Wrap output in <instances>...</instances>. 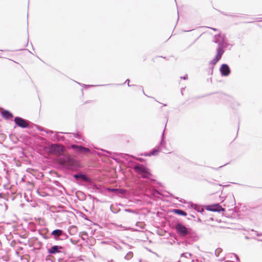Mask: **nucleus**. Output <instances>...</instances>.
<instances>
[{
	"mask_svg": "<svg viewBox=\"0 0 262 262\" xmlns=\"http://www.w3.org/2000/svg\"><path fill=\"white\" fill-rule=\"evenodd\" d=\"M173 212L175 213L179 214V215H181L185 216L187 215V213L185 212H184V211L180 210V209H174L173 210Z\"/></svg>",
	"mask_w": 262,
	"mask_h": 262,
	"instance_id": "15",
	"label": "nucleus"
},
{
	"mask_svg": "<svg viewBox=\"0 0 262 262\" xmlns=\"http://www.w3.org/2000/svg\"><path fill=\"white\" fill-rule=\"evenodd\" d=\"M176 229L178 234L180 236H185L189 233L188 229L181 224H178L176 226Z\"/></svg>",
	"mask_w": 262,
	"mask_h": 262,
	"instance_id": "2",
	"label": "nucleus"
},
{
	"mask_svg": "<svg viewBox=\"0 0 262 262\" xmlns=\"http://www.w3.org/2000/svg\"><path fill=\"white\" fill-rule=\"evenodd\" d=\"M220 72L222 75L227 76L230 73V70L229 66L226 64H223L220 68Z\"/></svg>",
	"mask_w": 262,
	"mask_h": 262,
	"instance_id": "8",
	"label": "nucleus"
},
{
	"mask_svg": "<svg viewBox=\"0 0 262 262\" xmlns=\"http://www.w3.org/2000/svg\"><path fill=\"white\" fill-rule=\"evenodd\" d=\"M205 208L207 210L213 212H220L221 211H224L225 210L224 208H223L222 206L220 205L219 204L206 206Z\"/></svg>",
	"mask_w": 262,
	"mask_h": 262,
	"instance_id": "4",
	"label": "nucleus"
},
{
	"mask_svg": "<svg viewBox=\"0 0 262 262\" xmlns=\"http://www.w3.org/2000/svg\"><path fill=\"white\" fill-rule=\"evenodd\" d=\"M162 59V57L160 56H156L154 58L152 59V60L154 62L157 63H159L161 62V61Z\"/></svg>",
	"mask_w": 262,
	"mask_h": 262,
	"instance_id": "16",
	"label": "nucleus"
},
{
	"mask_svg": "<svg viewBox=\"0 0 262 262\" xmlns=\"http://www.w3.org/2000/svg\"><path fill=\"white\" fill-rule=\"evenodd\" d=\"M1 115L2 117L6 119L12 118L13 116V114L11 112L7 110L3 111L1 112Z\"/></svg>",
	"mask_w": 262,
	"mask_h": 262,
	"instance_id": "10",
	"label": "nucleus"
},
{
	"mask_svg": "<svg viewBox=\"0 0 262 262\" xmlns=\"http://www.w3.org/2000/svg\"><path fill=\"white\" fill-rule=\"evenodd\" d=\"M14 122L18 126L22 128H26L29 126V123L27 121L18 117L15 118Z\"/></svg>",
	"mask_w": 262,
	"mask_h": 262,
	"instance_id": "6",
	"label": "nucleus"
},
{
	"mask_svg": "<svg viewBox=\"0 0 262 262\" xmlns=\"http://www.w3.org/2000/svg\"><path fill=\"white\" fill-rule=\"evenodd\" d=\"M62 230L56 229L52 231V234L56 236H59L62 235Z\"/></svg>",
	"mask_w": 262,
	"mask_h": 262,
	"instance_id": "14",
	"label": "nucleus"
},
{
	"mask_svg": "<svg viewBox=\"0 0 262 262\" xmlns=\"http://www.w3.org/2000/svg\"><path fill=\"white\" fill-rule=\"evenodd\" d=\"M134 169L135 171L138 174H140L143 178H149L152 176L149 169L142 164H137L134 166Z\"/></svg>",
	"mask_w": 262,
	"mask_h": 262,
	"instance_id": "1",
	"label": "nucleus"
},
{
	"mask_svg": "<svg viewBox=\"0 0 262 262\" xmlns=\"http://www.w3.org/2000/svg\"><path fill=\"white\" fill-rule=\"evenodd\" d=\"M223 53L224 51L223 49L219 47L217 49V53L215 58L210 61V63L212 65H215L221 58Z\"/></svg>",
	"mask_w": 262,
	"mask_h": 262,
	"instance_id": "7",
	"label": "nucleus"
},
{
	"mask_svg": "<svg viewBox=\"0 0 262 262\" xmlns=\"http://www.w3.org/2000/svg\"><path fill=\"white\" fill-rule=\"evenodd\" d=\"M159 151V150L158 149H154L152 151H151L149 154V156H151V155H156L157 153H158Z\"/></svg>",
	"mask_w": 262,
	"mask_h": 262,
	"instance_id": "17",
	"label": "nucleus"
},
{
	"mask_svg": "<svg viewBox=\"0 0 262 262\" xmlns=\"http://www.w3.org/2000/svg\"><path fill=\"white\" fill-rule=\"evenodd\" d=\"M59 249H62L61 247H58V246H54L50 249H48V253L50 254H55L59 252Z\"/></svg>",
	"mask_w": 262,
	"mask_h": 262,
	"instance_id": "11",
	"label": "nucleus"
},
{
	"mask_svg": "<svg viewBox=\"0 0 262 262\" xmlns=\"http://www.w3.org/2000/svg\"><path fill=\"white\" fill-rule=\"evenodd\" d=\"M71 147L72 148L75 149L76 152L82 155H85L90 152V149L89 148L84 147L82 146L72 145Z\"/></svg>",
	"mask_w": 262,
	"mask_h": 262,
	"instance_id": "3",
	"label": "nucleus"
},
{
	"mask_svg": "<svg viewBox=\"0 0 262 262\" xmlns=\"http://www.w3.org/2000/svg\"><path fill=\"white\" fill-rule=\"evenodd\" d=\"M74 177L76 179L80 178L84 180V181H88L89 180V178L83 174H75Z\"/></svg>",
	"mask_w": 262,
	"mask_h": 262,
	"instance_id": "13",
	"label": "nucleus"
},
{
	"mask_svg": "<svg viewBox=\"0 0 262 262\" xmlns=\"http://www.w3.org/2000/svg\"><path fill=\"white\" fill-rule=\"evenodd\" d=\"M219 251V252H220V251H221V250L220 249H217V250H216V251Z\"/></svg>",
	"mask_w": 262,
	"mask_h": 262,
	"instance_id": "18",
	"label": "nucleus"
},
{
	"mask_svg": "<svg viewBox=\"0 0 262 262\" xmlns=\"http://www.w3.org/2000/svg\"><path fill=\"white\" fill-rule=\"evenodd\" d=\"M52 147H53L54 150L55 151H56L57 154H58V155H60L63 152V149L62 146L57 145H55L53 146Z\"/></svg>",
	"mask_w": 262,
	"mask_h": 262,
	"instance_id": "12",
	"label": "nucleus"
},
{
	"mask_svg": "<svg viewBox=\"0 0 262 262\" xmlns=\"http://www.w3.org/2000/svg\"><path fill=\"white\" fill-rule=\"evenodd\" d=\"M59 163L63 165L72 166L75 164V160L70 157H67L66 159L59 158L58 159Z\"/></svg>",
	"mask_w": 262,
	"mask_h": 262,
	"instance_id": "5",
	"label": "nucleus"
},
{
	"mask_svg": "<svg viewBox=\"0 0 262 262\" xmlns=\"http://www.w3.org/2000/svg\"><path fill=\"white\" fill-rule=\"evenodd\" d=\"M125 211L128 212V213L124 214L123 215V217L126 220H132L133 219V216L136 214V213L133 210L129 209H126Z\"/></svg>",
	"mask_w": 262,
	"mask_h": 262,
	"instance_id": "9",
	"label": "nucleus"
}]
</instances>
